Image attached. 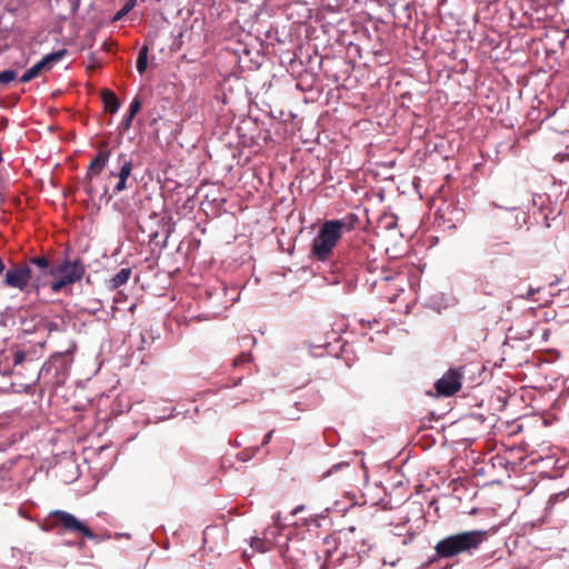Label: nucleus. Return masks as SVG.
<instances>
[{
	"mask_svg": "<svg viewBox=\"0 0 569 569\" xmlns=\"http://www.w3.org/2000/svg\"><path fill=\"white\" fill-rule=\"evenodd\" d=\"M487 539L483 530L462 531L439 540L435 547L438 558H452L460 553H471Z\"/></svg>",
	"mask_w": 569,
	"mask_h": 569,
	"instance_id": "obj_1",
	"label": "nucleus"
},
{
	"mask_svg": "<svg viewBox=\"0 0 569 569\" xmlns=\"http://www.w3.org/2000/svg\"><path fill=\"white\" fill-rule=\"evenodd\" d=\"M347 223L343 220H327L312 240L311 253L320 261L330 258L333 248L341 239Z\"/></svg>",
	"mask_w": 569,
	"mask_h": 569,
	"instance_id": "obj_2",
	"label": "nucleus"
},
{
	"mask_svg": "<svg viewBox=\"0 0 569 569\" xmlns=\"http://www.w3.org/2000/svg\"><path fill=\"white\" fill-rule=\"evenodd\" d=\"M84 272V264L79 259H66L56 268L54 280L50 282L51 291L57 293L61 291L64 287L80 281Z\"/></svg>",
	"mask_w": 569,
	"mask_h": 569,
	"instance_id": "obj_3",
	"label": "nucleus"
},
{
	"mask_svg": "<svg viewBox=\"0 0 569 569\" xmlns=\"http://www.w3.org/2000/svg\"><path fill=\"white\" fill-rule=\"evenodd\" d=\"M31 277V267L29 264H14L7 270L3 282L9 288L30 293Z\"/></svg>",
	"mask_w": 569,
	"mask_h": 569,
	"instance_id": "obj_4",
	"label": "nucleus"
},
{
	"mask_svg": "<svg viewBox=\"0 0 569 569\" xmlns=\"http://www.w3.org/2000/svg\"><path fill=\"white\" fill-rule=\"evenodd\" d=\"M50 516L58 519L66 531L79 533L90 540L97 539V536L90 530V528L84 522L76 518L72 513L63 510H54L50 513Z\"/></svg>",
	"mask_w": 569,
	"mask_h": 569,
	"instance_id": "obj_5",
	"label": "nucleus"
},
{
	"mask_svg": "<svg viewBox=\"0 0 569 569\" xmlns=\"http://www.w3.org/2000/svg\"><path fill=\"white\" fill-rule=\"evenodd\" d=\"M462 375L458 369H449L435 385L438 395L450 397L461 388Z\"/></svg>",
	"mask_w": 569,
	"mask_h": 569,
	"instance_id": "obj_6",
	"label": "nucleus"
},
{
	"mask_svg": "<svg viewBox=\"0 0 569 569\" xmlns=\"http://www.w3.org/2000/svg\"><path fill=\"white\" fill-rule=\"evenodd\" d=\"M30 291L39 292L42 287L50 286L49 277L56 276V269L37 270L31 268Z\"/></svg>",
	"mask_w": 569,
	"mask_h": 569,
	"instance_id": "obj_7",
	"label": "nucleus"
},
{
	"mask_svg": "<svg viewBox=\"0 0 569 569\" xmlns=\"http://www.w3.org/2000/svg\"><path fill=\"white\" fill-rule=\"evenodd\" d=\"M131 171H132V162L130 160L124 161L120 168L119 173H118L119 181L113 189L114 193H119L127 188V180H128Z\"/></svg>",
	"mask_w": 569,
	"mask_h": 569,
	"instance_id": "obj_8",
	"label": "nucleus"
},
{
	"mask_svg": "<svg viewBox=\"0 0 569 569\" xmlns=\"http://www.w3.org/2000/svg\"><path fill=\"white\" fill-rule=\"evenodd\" d=\"M102 102L104 104L106 110L110 113L118 112L120 108V101L118 100L117 96L110 90L102 91Z\"/></svg>",
	"mask_w": 569,
	"mask_h": 569,
	"instance_id": "obj_9",
	"label": "nucleus"
},
{
	"mask_svg": "<svg viewBox=\"0 0 569 569\" xmlns=\"http://www.w3.org/2000/svg\"><path fill=\"white\" fill-rule=\"evenodd\" d=\"M250 546L254 551L262 552V553L270 550L272 545H271V542H269V532L264 531L262 538H259V537L251 538Z\"/></svg>",
	"mask_w": 569,
	"mask_h": 569,
	"instance_id": "obj_10",
	"label": "nucleus"
},
{
	"mask_svg": "<svg viewBox=\"0 0 569 569\" xmlns=\"http://www.w3.org/2000/svg\"><path fill=\"white\" fill-rule=\"evenodd\" d=\"M131 270L129 268H122L119 272H117L109 281V287L111 289H118L122 284L127 283L130 279Z\"/></svg>",
	"mask_w": 569,
	"mask_h": 569,
	"instance_id": "obj_11",
	"label": "nucleus"
},
{
	"mask_svg": "<svg viewBox=\"0 0 569 569\" xmlns=\"http://www.w3.org/2000/svg\"><path fill=\"white\" fill-rule=\"evenodd\" d=\"M67 54L66 49H60L58 51L46 54L40 62L44 67V69H50L53 63L60 61Z\"/></svg>",
	"mask_w": 569,
	"mask_h": 569,
	"instance_id": "obj_12",
	"label": "nucleus"
},
{
	"mask_svg": "<svg viewBox=\"0 0 569 569\" xmlns=\"http://www.w3.org/2000/svg\"><path fill=\"white\" fill-rule=\"evenodd\" d=\"M108 161V154L107 153H98L97 157L91 161L89 166L90 172L94 174H99L100 171L103 169Z\"/></svg>",
	"mask_w": 569,
	"mask_h": 569,
	"instance_id": "obj_13",
	"label": "nucleus"
},
{
	"mask_svg": "<svg viewBox=\"0 0 569 569\" xmlns=\"http://www.w3.org/2000/svg\"><path fill=\"white\" fill-rule=\"evenodd\" d=\"M43 69L44 67L42 66V63L40 61L37 62L21 76L20 81L22 83L31 81L32 79L37 78Z\"/></svg>",
	"mask_w": 569,
	"mask_h": 569,
	"instance_id": "obj_14",
	"label": "nucleus"
},
{
	"mask_svg": "<svg viewBox=\"0 0 569 569\" xmlns=\"http://www.w3.org/2000/svg\"><path fill=\"white\" fill-rule=\"evenodd\" d=\"M26 264H29L31 268L37 270L56 269L54 267L50 266L49 260L46 257H33L29 259Z\"/></svg>",
	"mask_w": 569,
	"mask_h": 569,
	"instance_id": "obj_15",
	"label": "nucleus"
},
{
	"mask_svg": "<svg viewBox=\"0 0 569 569\" xmlns=\"http://www.w3.org/2000/svg\"><path fill=\"white\" fill-rule=\"evenodd\" d=\"M148 67V47L143 46L138 54L137 59V70L140 74H142Z\"/></svg>",
	"mask_w": 569,
	"mask_h": 569,
	"instance_id": "obj_16",
	"label": "nucleus"
},
{
	"mask_svg": "<svg viewBox=\"0 0 569 569\" xmlns=\"http://www.w3.org/2000/svg\"><path fill=\"white\" fill-rule=\"evenodd\" d=\"M27 362L28 365L32 363V359L29 357V353L22 350H18L13 353V367L17 368L22 363Z\"/></svg>",
	"mask_w": 569,
	"mask_h": 569,
	"instance_id": "obj_17",
	"label": "nucleus"
},
{
	"mask_svg": "<svg viewBox=\"0 0 569 569\" xmlns=\"http://www.w3.org/2000/svg\"><path fill=\"white\" fill-rule=\"evenodd\" d=\"M273 523H274V528H269L267 529L266 531L269 532V542H271V545L273 546L274 542H276V537L280 530V515L277 513L273 516Z\"/></svg>",
	"mask_w": 569,
	"mask_h": 569,
	"instance_id": "obj_18",
	"label": "nucleus"
},
{
	"mask_svg": "<svg viewBox=\"0 0 569 569\" xmlns=\"http://www.w3.org/2000/svg\"><path fill=\"white\" fill-rule=\"evenodd\" d=\"M137 4L136 0H128L124 6L116 13L114 20H120L127 16Z\"/></svg>",
	"mask_w": 569,
	"mask_h": 569,
	"instance_id": "obj_19",
	"label": "nucleus"
},
{
	"mask_svg": "<svg viewBox=\"0 0 569 569\" xmlns=\"http://www.w3.org/2000/svg\"><path fill=\"white\" fill-rule=\"evenodd\" d=\"M17 78L14 70H4L0 72V83L8 84Z\"/></svg>",
	"mask_w": 569,
	"mask_h": 569,
	"instance_id": "obj_20",
	"label": "nucleus"
},
{
	"mask_svg": "<svg viewBox=\"0 0 569 569\" xmlns=\"http://www.w3.org/2000/svg\"><path fill=\"white\" fill-rule=\"evenodd\" d=\"M140 108L141 101L138 97H136L130 103L128 114H130L131 117H136V114L140 111Z\"/></svg>",
	"mask_w": 569,
	"mask_h": 569,
	"instance_id": "obj_21",
	"label": "nucleus"
},
{
	"mask_svg": "<svg viewBox=\"0 0 569 569\" xmlns=\"http://www.w3.org/2000/svg\"><path fill=\"white\" fill-rule=\"evenodd\" d=\"M250 361H251V355L242 352L238 357L234 358L233 366L238 367L240 365L248 363Z\"/></svg>",
	"mask_w": 569,
	"mask_h": 569,
	"instance_id": "obj_22",
	"label": "nucleus"
},
{
	"mask_svg": "<svg viewBox=\"0 0 569 569\" xmlns=\"http://www.w3.org/2000/svg\"><path fill=\"white\" fill-rule=\"evenodd\" d=\"M348 466H349V463H348V462H345V461H342V462H338V463L333 465V466H332V467H331L327 472H325V473H323V477H329V476H331L332 473H335V472H337V471H339V470H341L342 468H346V467H348Z\"/></svg>",
	"mask_w": 569,
	"mask_h": 569,
	"instance_id": "obj_23",
	"label": "nucleus"
},
{
	"mask_svg": "<svg viewBox=\"0 0 569 569\" xmlns=\"http://www.w3.org/2000/svg\"><path fill=\"white\" fill-rule=\"evenodd\" d=\"M134 117H131L130 114H126L124 118L122 119L121 123H120V130L122 132H126L127 130L130 129L131 124H132V120H133Z\"/></svg>",
	"mask_w": 569,
	"mask_h": 569,
	"instance_id": "obj_24",
	"label": "nucleus"
},
{
	"mask_svg": "<svg viewBox=\"0 0 569 569\" xmlns=\"http://www.w3.org/2000/svg\"><path fill=\"white\" fill-rule=\"evenodd\" d=\"M508 246V242L502 243H487V248L492 252H503V248Z\"/></svg>",
	"mask_w": 569,
	"mask_h": 569,
	"instance_id": "obj_25",
	"label": "nucleus"
},
{
	"mask_svg": "<svg viewBox=\"0 0 569 569\" xmlns=\"http://www.w3.org/2000/svg\"><path fill=\"white\" fill-rule=\"evenodd\" d=\"M566 498H567L566 492H558V493H556V495H553V496H551V497H550V499H549V502H548V503H549V505H553V503H556L557 501H559V500H563V499H566Z\"/></svg>",
	"mask_w": 569,
	"mask_h": 569,
	"instance_id": "obj_26",
	"label": "nucleus"
},
{
	"mask_svg": "<svg viewBox=\"0 0 569 569\" xmlns=\"http://www.w3.org/2000/svg\"><path fill=\"white\" fill-rule=\"evenodd\" d=\"M259 450H260L259 447H254V448H252V453L250 456H248L246 452H241V453H239V457L241 460H248L250 457L254 456Z\"/></svg>",
	"mask_w": 569,
	"mask_h": 569,
	"instance_id": "obj_27",
	"label": "nucleus"
},
{
	"mask_svg": "<svg viewBox=\"0 0 569 569\" xmlns=\"http://www.w3.org/2000/svg\"><path fill=\"white\" fill-rule=\"evenodd\" d=\"M273 436V430H270L268 433H266L264 438H263V441H262V445H267L270 442L271 438Z\"/></svg>",
	"mask_w": 569,
	"mask_h": 569,
	"instance_id": "obj_28",
	"label": "nucleus"
},
{
	"mask_svg": "<svg viewBox=\"0 0 569 569\" xmlns=\"http://www.w3.org/2000/svg\"><path fill=\"white\" fill-rule=\"evenodd\" d=\"M538 291V289L530 288L527 292V299H533L535 293Z\"/></svg>",
	"mask_w": 569,
	"mask_h": 569,
	"instance_id": "obj_29",
	"label": "nucleus"
},
{
	"mask_svg": "<svg viewBox=\"0 0 569 569\" xmlns=\"http://www.w3.org/2000/svg\"><path fill=\"white\" fill-rule=\"evenodd\" d=\"M58 361H62L61 356H59V357L54 358L53 362H52V363H50V365H49L47 368H44V369L49 371V370L51 369V367H52V366H54V365H56V362H58Z\"/></svg>",
	"mask_w": 569,
	"mask_h": 569,
	"instance_id": "obj_30",
	"label": "nucleus"
},
{
	"mask_svg": "<svg viewBox=\"0 0 569 569\" xmlns=\"http://www.w3.org/2000/svg\"><path fill=\"white\" fill-rule=\"evenodd\" d=\"M303 508H305L303 506H298V507H296V508L292 510L291 515H292V516L298 515L300 511H302V510H303Z\"/></svg>",
	"mask_w": 569,
	"mask_h": 569,
	"instance_id": "obj_31",
	"label": "nucleus"
},
{
	"mask_svg": "<svg viewBox=\"0 0 569 569\" xmlns=\"http://www.w3.org/2000/svg\"><path fill=\"white\" fill-rule=\"evenodd\" d=\"M4 271V263L3 261L0 259V273H2Z\"/></svg>",
	"mask_w": 569,
	"mask_h": 569,
	"instance_id": "obj_32",
	"label": "nucleus"
},
{
	"mask_svg": "<svg viewBox=\"0 0 569 569\" xmlns=\"http://www.w3.org/2000/svg\"><path fill=\"white\" fill-rule=\"evenodd\" d=\"M239 299V295L230 299V306L233 305Z\"/></svg>",
	"mask_w": 569,
	"mask_h": 569,
	"instance_id": "obj_33",
	"label": "nucleus"
},
{
	"mask_svg": "<svg viewBox=\"0 0 569 569\" xmlns=\"http://www.w3.org/2000/svg\"><path fill=\"white\" fill-rule=\"evenodd\" d=\"M567 38H569V28L566 30Z\"/></svg>",
	"mask_w": 569,
	"mask_h": 569,
	"instance_id": "obj_34",
	"label": "nucleus"
},
{
	"mask_svg": "<svg viewBox=\"0 0 569 569\" xmlns=\"http://www.w3.org/2000/svg\"><path fill=\"white\" fill-rule=\"evenodd\" d=\"M40 373L36 375V379L33 381H36L38 378H39Z\"/></svg>",
	"mask_w": 569,
	"mask_h": 569,
	"instance_id": "obj_35",
	"label": "nucleus"
}]
</instances>
